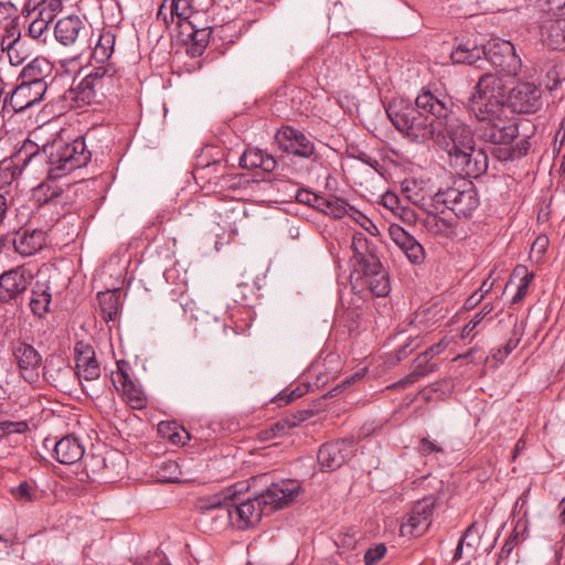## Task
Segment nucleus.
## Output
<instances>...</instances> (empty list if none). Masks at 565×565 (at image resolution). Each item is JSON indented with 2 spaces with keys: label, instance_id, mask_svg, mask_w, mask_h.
<instances>
[{
  "label": "nucleus",
  "instance_id": "20e7f679",
  "mask_svg": "<svg viewBox=\"0 0 565 565\" xmlns=\"http://www.w3.org/2000/svg\"><path fill=\"white\" fill-rule=\"evenodd\" d=\"M446 122L441 124L439 141L448 154L450 167L466 178H479L489 167L488 154L483 149L476 148L472 129L455 117L452 107Z\"/></svg>",
  "mask_w": 565,
  "mask_h": 565
},
{
  "label": "nucleus",
  "instance_id": "8fccbe9b",
  "mask_svg": "<svg viewBox=\"0 0 565 565\" xmlns=\"http://www.w3.org/2000/svg\"><path fill=\"white\" fill-rule=\"evenodd\" d=\"M22 46V42H19V44H3L2 50L7 52L12 66L22 65L25 61L26 54H24Z\"/></svg>",
  "mask_w": 565,
  "mask_h": 565
},
{
  "label": "nucleus",
  "instance_id": "774afa93",
  "mask_svg": "<svg viewBox=\"0 0 565 565\" xmlns=\"http://www.w3.org/2000/svg\"><path fill=\"white\" fill-rule=\"evenodd\" d=\"M445 349H446L445 342L444 341H439V342L430 345L423 353L425 354V356H427L429 359H433V358L439 355Z\"/></svg>",
  "mask_w": 565,
  "mask_h": 565
},
{
  "label": "nucleus",
  "instance_id": "69168bd1",
  "mask_svg": "<svg viewBox=\"0 0 565 565\" xmlns=\"http://www.w3.org/2000/svg\"><path fill=\"white\" fill-rule=\"evenodd\" d=\"M316 196H317V194H315L308 190H297L296 195H295L296 200L299 203L307 204L310 206L313 205Z\"/></svg>",
  "mask_w": 565,
  "mask_h": 565
},
{
  "label": "nucleus",
  "instance_id": "6e6d98bb",
  "mask_svg": "<svg viewBox=\"0 0 565 565\" xmlns=\"http://www.w3.org/2000/svg\"><path fill=\"white\" fill-rule=\"evenodd\" d=\"M161 477L168 482H177L179 481L178 472L179 465L175 461L169 460L162 463L161 468Z\"/></svg>",
  "mask_w": 565,
  "mask_h": 565
},
{
  "label": "nucleus",
  "instance_id": "0eeeda50",
  "mask_svg": "<svg viewBox=\"0 0 565 565\" xmlns=\"http://www.w3.org/2000/svg\"><path fill=\"white\" fill-rule=\"evenodd\" d=\"M30 157L35 160L36 166L45 162L47 177L54 180L85 167L90 161L92 153L86 147L85 139L78 137L72 142L54 140L44 145L42 149L35 145Z\"/></svg>",
  "mask_w": 565,
  "mask_h": 565
},
{
  "label": "nucleus",
  "instance_id": "72a5a7b5",
  "mask_svg": "<svg viewBox=\"0 0 565 565\" xmlns=\"http://www.w3.org/2000/svg\"><path fill=\"white\" fill-rule=\"evenodd\" d=\"M102 65L94 67L85 77L99 86V89L108 90L118 79L117 70L110 63H100Z\"/></svg>",
  "mask_w": 565,
  "mask_h": 565
},
{
  "label": "nucleus",
  "instance_id": "39448f33",
  "mask_svg": "<svg viewBox=\"0 0 565 565\" xmlns=\"http://www.w3.org/2000/svg\"><path fill=\"white\" fill-rule=\"evenodd\" d=\"M353 258L356 264L351 273L353 289L366 288L375 297H385L391 291L388 271L382 265L376 246L363 234L352 239Z\"/></svg>",
  "mask_w": 565,
  "mask_h": 565
},
{
  "label": "nucleus",
  "instance_id": "423d86ee",
  "mask_svg": "<svg viewBox=\"0 0 565 565\" xmlns=\"http://www.w3.org/2000/svg\"><path fill=\"white\" fill-rule=\"evenodd\" d=\"M30 157L35 160L36 166L45 162L47 177L54 180L85 167L90 161L92 153L86 147L85 139L78 137L72 142L54 140L44 145L42 149L35 145Z\"/></svg>",
  "mask_w": 565,
  "mask_h": 565
},
{
  "label": "nucleus",
  "instance_id": "2eb2a0df",
  "mask_svg": "<svg viewBox=\"0 0 565 565\" xmlns=\"http://www.w3.org/2000/svg\"><path fill=\"white\" fill-rule=\"evenodd\" d=\"M508 105L518 114H535L543 106L542 89L530 82L518 83L509 93Z\"/></svg>",
  "mask_w": 565,
  "mask_h": 565
},
{
  "label": "nucleus",
  "instance_id": "7c9ffc66",
  "mask_svg": "<svg viewBox=\"0 0 565 565\" xmlns=\"http://www.w3.org/2000/svg\"><path fill=\"white\" fill-rule=\"evenodd\" d=\"M183 28L189 29L188 40H185V42L188 43V53L192 57L201 56L209 44L211 29H198L192 21H186L183 24Z\"/></svg>",
  "mask_w": 565,
  "mask_h": 565
},
{
  "label": "nucleus",
  "instance_id": "a211bd4d",
  "mask_svg": "<svg viewBox=\"0 0 565 565\" xmlns=\"http://www.w3.org/2000/svg\"><path fill=\"white\" fill-rule=\"evenodd\" d=\"M41 376L60 391L70 390L75 382V370L62 358L46 359L42 365Z\"/></svg>",
  "mask_w": 565,
  "mask_h": 565
},
{
  "label": "nucleus",
  "instance_id": "bb28decb",
  "mask_svg": "<svg viewBox=\"0 0 565 565\" xmlns=\"http://www.w3.org/2000/svg\"><path fill=\"white\" fill-rule=\"evenodd\" d=\"M52 302L51 287L46 281H35L31 287L29 307L32 315L43 319L50 311Z\"/></svg>",
  "mask_w": 565,
  "mask_h": 565
},
{
  "label": "nucleus",
  "instance_id": "58836bf2",
  "mask_svg": "<svg viewBox=\"0 0 565 565\" xmlns=\"http://www.w3.org/2000/svg\"><path fill=\"white\" fill-rule=\"evenodd\" d=\"M312 415L313 412L310 409H300L285 416L282 419H280L273 426L274 435L286 434L287 430L300 425L302 422L307 420Z\"/></svg>",
  "mask_w": 565,
  "mask_h": 565
},
{
  "label": "nucleus",
  "instance_id": "2f4dec72",
  "mask_svg": "<svg viewBox=\"0 0 565 565\" xmlns=\"http://www.w3.org/2000/svg\"><path fill=\"white\" fill-rule=\"evenodd\" d=\"M72 206V189H60L57 195H55L54 205L52 211L49 213L50 217L46 221V227L51 228L62 216L71 211Z\"/></svg>",
  "mask_w": 565,
  "mask_h": 565
},
{
  "label": "nucleus",
  "instance_id": "052dcab7",
  "mask_svg": "<svg viewBox=\"0 0 565 565\" xmlns=\"http://www.w3.org/2000/svg\"><path fill=\"white\" fill-rule=\"evenodd\" d=\"M29 426L25 422H2L0 423V431L3 434H22L28 430Z\"/></svg>",
  "mask_w": 565,
  "mask_h": 565
},
{
  "label": "nucleus",
  "instance_id": "864d4df0",
  "mask_svg": "<svg viewBox=\"0 0 565 565\" xmlns=\"http://www.w3.org/2000/svg\"><path fill=\"white\" fill-rule=\"evenodd\" d=\"M19 20L18 8L11 1L0 2V25Z\"/></svg>",
  "mask_w": 565,
  "mask_h": 565
},
{
  "label": "nucleus",
  "instance_id": "c03bdc74",
  "mask_svg": "<svg viewBox=\"0 0 565 565\" xmlns=\"http://www.w3.org/2000/svg\"><path fill=\"white\" fill-rule=\"evenodd\" d=\"M309 391L308 384H300L297 387L289 390L286 388L281 391L279 394H277L273 402L277 404L279 407L286 406L289 403L294 402L295 399L303 396Z\"/></svg>",
  "mask_w": 565,
  "mask_h": 565
},
{
  "label": "nucleus",
  "instance_id": "f03ea898",
  "mask_svg": "<svg viewBox=\"0 0 565 565\" xmlns=\"http://www.w3.org/2000/svg\"><path fill=\"white\" fill-rule=\"evenodd\" d=\"M468 107L480 122L477 128L479 139L494 146L491 153L495 159L513 161L526 154L530 147L526 139H522L516 148L512 146L519 136V125L515 118L509 116L504 83L499 76L492 73L481 75Z\"/></svg>",
  "mask_w": 565,
  "mask_h": 565
},
{
  "label": "nucleus",
  "instance_id": "e2e57ef3",
  "mask_svg": "<svg viewBox=\"0 0 565 565\" xmlns=\"http://www.w3.org/2000/svg\"><path fill=\"white\" fill-rule=\"evenodd\" d=\"M190 7V0H172L171 3V15H177L178 18H184L186 15V10Z\"/></svg>",
  "mask_w": 565,
  "mask_h": 565
},
{
  "label": "nucleus",
  "instance_id": "f3484780",
  "mask_svg": "<svg viewBox=\"0 0 565 565\" xmlns=\"http://www.w3.org/2000/svg\"><path fill=\"white\" fill-rule=\"evenodd\" d=\"M32 148H35V143L25 142L11 158L0 163V186L10 185L29 166L36 167L35 160L29 157Z\"/></svg>",
  "mask_w": 565,
  "mask_h": 565
},
{
  "label": "nucleus",
  "instance_id": "a19ab883",
  "mask_svg": "<svg viewBox=\"0 0 565 565\" xmlns=\"http://www.w3.org/2000/svg\"><path fill=\"white\" fill-rule=\"evenodd\" d=\"M124 392L127 395L128 403L135 409H141L146 406L143 393L138 390L126 373H121Z\"/></svg>",
  "mask_w": 565,
  "mask_h": 565
},
{
  "label": "nucleus",
  "instance_id": "c756f323",
  "mask_svg": "<svg viewBox=\"0 0 565 565\" xmlns=\"http://www.w3.org/2000/svg\"><path fill=\"white\" fill-rule=\"evenodd\" d=\"M542 39L553 50L565 45V18L550 19L541 26Z\"/></svg>",
  "mask_w": 565,
  "mask_h": 565
},
{
  "label": "nucleus",
  "instance_id": "338daca9",
  "mask_svg": "<svg viewBox=\"0 0 565 565\" xmlns=\"http://www.w3.org/2000/svg\"><path fill=\"white\" fill-rule=\"evenodd\" d=\"M419 379H422L419 376V374L417 372H415L413 369L411 371L409 374H407L406 376H404L403 379H401L398 382H396L393 386L394 387H402V388H405L407 386H411L412 384H414L415 382H417Z\"/></svg>",
  "mask_w": 565,
  "mask_h": 565
},
{
  "label": "nucleus",
  "instance_id": "393cba45",
  "mask_svg": "<svg viewBox=\"0 0 565 565\" xmlns=\"http://www.w3.org/2000/svg\"><path fill=\"white\" fill-rule=\"evenodd\" d=\"M484 55V45H478L472 40L456 39L450 60L454 64L476 65L481 68Z\"/></svg>",
  "mask_w": 565,
  "mask_h": 565
},
{
  "label": "nucleus",
  "instance_id": "79ce46f5",
  "mask_svg": "<svg viewBox=\"0 0 565 565\" xmlns=\"http://www.w3.org/2000/svg\"><path fill=\"white\" fill-rule=\"evenodd\" d=\"M513 275L514 276H520L521 278H520V284L518 286V290H516L515 295L512 297L511 302L512 303H519L526 296L527 290H529V286H530V284L532 282V280L534 278V274L529 271L525 266H518L513 270Z\"/></svg>",
  "mask_w": 565,
  "mask_h": 565
},
{
  "label": "nucleus",
  "instance_id": "de8ad7c7",
  "mask_svg": "<svg viewBox=\"0 0 565 565\" xmlns=\"http://www.w3.org/2000/svg\"><path fill=\"white\" fill-rule=\"evenodd\" d=\"M40 11L38 17L50 23L63 9V3L60 0H40Z\"/></svg>",
  "mask_w": 565,
  "mask_h": 565
},
{
  "label": "nucleus",
  "instance_id": "37998d69",
  "mask_svg": "<svg viewBox=\"0 0 565 565\" xmlns=\"http://www.w3.org/2000/svg\"><path fill=\"white\" fill-rule=\"evenodd\" d=\"M493 310V303L487 302L480 311H478L470 321L463 327L461 338H475V330L483 321V319Z\"/></svg>",
  "mask_w": 565,
  "mask_h": 565
},
{
  "label": "nucleus",
  "instance_id": "4c0bfd02",
  "mask_svg": "<svg viewBox=\"0 0 565 565\" xmlns=\"http://www.w3.org/2000/svg\"><path fill=\"white\" fill-rule=\"evenodd\" d=\"M61 188L53 186L49 183H42L36 190V196L39 201L38 213L42 217H46L52 211L54 205L55 195H57Z\"/></svg>",
  "mask_w": 565,
  "mask_h": 565
},
{
  "label": "nucleus",
  "instance_id": "f8f14e48",
  "mask_svg": "<svg viewBox=\"0 0 565 565\" xmlns=\"http://www.w3.org/2000/svg\"><path fill=\"white\" fill-rule=\"evenodd\" d=\"M162 312L169 319H183L189 313L195 321L209 318V312L202 311L195 307V302L184 288L171 289L169 297L162 303Z\"/></svg>",
  "mask_w": 565,
  "mask_h": 565
},
{
  "label": "nucleus",
  "instance_id": "9b49d317",
  "mask_svg": "<svg viewBox=\"0 0 565 565\" xmlns=\"http://www.w3.org/2000/svg\"><path fill=\"white\" fill-rule=\"evenodd\" d=\"M11 352L20 376L29 384H38L43 365L39 351L30 343L17 340L11 343Z\"/></svg>",
  "mask_w": 565,
  "mask_h": 565
},
{
  "label": "nucleus",
  "instance_id": "0e129e2a",
  "mask_svg": "<svg viewBox=\"0 0 565 565\" xmlns=\"http://www.w3.org/2000/svg\"><path fill=\"white\" fill-rule=\"evenodd\" d=\"M6 194L0 193V232L6 228V220L10 213V204Z\"/></svg>",
  "mask_w": 565,
  "mask_h": 565
},
{
  "label": "nucleus",
  "instance_id": "1a4fd4ad",
  "mask_svg": "<svg viewBox=\"0 0 565 565\" xmlns=\"http://www.w3.org/2000/svg\"><path fill=\"white\" fill-rule=\"evenodd\" d=\"M484 61L507 76H516L522 67L521 57L516 54L514 45L499 38L491 39L484 44Z\"/></svg>",
  "mask_w": 565,
  "mask_h": 565
},
{
  "label": "nucleus",
  "instance_id": "4d7b16f0",
  "mask_svg": "<svg viewBox=\"0 0 565 565\" xmlns=\"http://www.w3.org/2000/svg\"><path fill=\"white\" fill-rule=\"evenodd\" d=\"M386 553V547L384 544H377L372 548H369L364 554V563L365 565H374L382 557H384Z\"/></svg>",
  "mask_w": 565,
  "mask_h": 565
},
{
  "label": "nucleus",
  "instance_id": "f257e3e1",
  "mask_svg": "<svg viewBox=\"0 0 565 565\" xmlns=\"http://www.w3.org/2000/svg\"><path fill=\"white\" fill-rule=\"evenodd\" d=\"M301 486L297 480L285 479L271 483L255 498L239 500L235 491H225L203 495L194 503L199 513L198 522L210 530H218L232 524L238 530H246L257 524L263 514L282 509L290 504L300 493Z\"/></svg>",
  "mask_w": 565,
  "mask_h": 565
},
{
  "label": "nucleus",
  "instance_id": "a18cd8bd",
  "mask_svg": "<svg viewBox=\"0 0 565 565\" xmlns=\"http://www.w3.org/2000/svg\"><path fill=\"white\" fill-rule=\"evenodd\" d=\"M0 34L2 38L1 46H3V44H19V42H21L19 20L1 24Z\"/></svg>",
  "mask_w": 565,
  "mask_h": 565
},
{
  "label": "nucleus",
  "instance_id": "9d476101",
  "mask_svg": "<svg viewBox=\"0 0 565 565\" xmlns=\"http://www.w3.org/2000/svg\"><path fill=\"white\" fill-rule=\"evenodd\" d=\"M32 276L22 266L9 269L0 275V303L20 307L31 286Z\"/></svg>",
  "mask_w": 565,
  "mask_h": 565
},
{
  "label": "nucleus",
  "instance_id": "09e8293b",
  "mask_svg": "<svg viewBox=\"0 0 565 565\" xmlns=\"http://www.w3.org/2000/svg\"><path fill=\"white\" fill-rule=\"evenodd\" d=\"M166 428L168 430H171V433L168 435V438L171 440V443L175 445H184L189 439L190 435L184 428H178L174 423L167 425L164 423H161L159 426V430L163 434H167Z\"/></svg>",
  "mask_w": 565,
  "mask_h": 565
},
{
  "label": "nucleus",
  "instance_id": "cd10ccee",
  "mask_svg": "<svg viewBox=\"0 0 565 565\" xmlns=\"http://www.w3.org/2000/svg\"><path fill=\"white\" fill-rule=\"evenodd\" d=\"M239 166L243 169H260L269 173L275 170L277 161L271 154L258 148H249L241 156Z\"/></svg>",
  "mask_w": 565,
  "mask_h": 565
},
{
  "label": "nucleus",
  "instance_id": "6ab92c4d",
  "mask_svg": "<svg viewBox=\"0 0 565 565\" xmlns=\"http://www.w3.org/2000/svg\"><path fill=\"white\" fill-rule=\"evenodd\" d=\"M44 447L53 448V457L63 465H73L83 459L85 448L78 437L66 435L58 440L46 438Z\"/></svg>",
  "mask_w": 565,
  "mask_h": 565
},
{
  "label": "nucleus",
  "instance_id": "c85d7f7f",
  "mask_svg": "<svg viewBox=\"0 0 565 565\" xmlns=\"http://www.w3.org/2000/svg\"><path fill=\"white\" fill-rule=\"evenodd\" d=\"M446 209L443 206H434L431 210H425L427 213L423 220L425 228L433 235L449 237L455 233V223L447 218L439 216Z\"/></svg>",
  "mask_w": 565,
  "mask_h": 565
},
{
  "label": "nucleus",
  "instance_id": "6e6552de",
  "mask_svg": "<svg viewBox=\"0 0 565 565\" xmlns=\"http://www.w3.org/2000/svg\"><path fill=\"white\" fill-rule=\"evenodd\" d=\"M435 203L451 211L457 217H470L480 204L475 184L462 179L452 186L436 192Z\"/></svg>",
  "mask_w": 565,
  "mask_h": 565
},
{
  "label": "nucleus",
  "instance_id": "4be33fe9",
  "mask_svg": "<svg viewBox=\"0 0 565 565\" xmlns=\"http://www.w3.org/2000/svg\"><path fill=\"white\" fill-rule=\"evenodd\" d=\"M45 90L38 85H28L22 82L3 100V107H11L14 113H22L40 103Z\"/></svg>",
  "mask_w": 565,
  "mask_h": 565
},
{
  "label": "nucleus",
  "instance_id": "412c9836",
  "mask_svg": "<svg viewBox=\"0 0 565 565\" xmlns=\"http://www.w3.org/2000/svg\"><path fill=\"white\" fill-rule=\"evenodd\" d=\"M50 228H19L13 230V238L10 244L14 250L23 257L32 256L40 252L46 244V232Z\"/></svg>",
  "mask_w": 565,
  "mask_h": 565
},
{
  "label": "nucleus",
  "instance_id": "680f3d73",
  "mask_svg": "<svg viewBox=\"0 0 565 565\" xmlns=\"http://www.w3.org/2000/svg\"><path fill=\"white\" fill-rule=\"evenodd\" d=\"M476 532V523H471L463 532L462 536L460 537L452 561L458 562L462 557L463 553V546L467 539H469L473 533Z\"/></svg>",
  "mask_w": 565,
  "mask_h": 565
},
{
  "label": "nucleus",
  "instance_id": "bf43d9fd",
  "mask_svg": "<svg viewBox=\"0 0 565 565\" xmlns=\"http://www.w3.org/2000/svg\"><path fill=\"white\" fill-rule=\"evenodd\" d=\"M537 7L542 12L554 14L565 8V0H537Z\"/></svg>",
  "mask_w": 565,
  "mask_h": 565
},
{
  "label": "nucleus",
  "instance_id": "49530a36",
  "mask_svg": "<svg viewBox=\"0 0 565 565\" xmlns=\"http://www.w3.org/2000/svg\"><path fill=\"white\" fill-rule=\"evenodd\" d=\"M28 33L39 43L45 44L50 36V22L38 17L30 23Z\"/></svg>",
  "mask_w": 565,
  "mask_h": 565
},
{
  "label": "nucleus",
  "instance_id": "c9c22d12",
  "mask_svg": "<svg viewBox=\"0 0 565 565\" xmlns=\"http://www.w3.org/2000/svg\"><path fill=\"white\" fill-rule=\"evenodd\" d=\"M9 492L20 503H31L41 498L36 482L31 479L23 480L18 486L11 487Z\"/></svg>",
  "mask_w": 565,
  "mask_h": 565
},
{
  "label": "nucleus",
  "instance_id": "ddd939ff",
  "mask_svg": "<svg viewBox=\"0 0 565 565\" xmlns=\"http://www.w3.org/2000/svg\"><path fill=\"white\" fill-rule=\"evenodd\" d=\"M435 505L434 497H425L415 502L412 511L401 524V535L408 537L423 535L431 524Z\"/></svg>",
  "mask_w": 565,
  "mask_h": 565
},
{
  "label": "nucleus",
  "instance_id": "dca6fc26",
  "mask_svg": "<svg viewBox=\"0 0 565 565\" xmlns=\"http://www.w3.org/2000/svg\"><path fill=\"white\" fill-rule=\"evenodd\" d=\"M353 440L341 439L326 443L319 448L318 462L322 469L333 471L353 455Z\"/></svg>",
  "mask_w": 565,
  "mask_h": 565
},
{
  "label": "nucleus",
  "instance_id": "3c124183",
  "mask_svg": "<svg viewBox=\"0 0 565 565\" xmlns=\"http://www.w3.org/2000/svg\"><path fill=\"white\" fill-rule=\"evenodd\" d=\"M430 360L431 359L425 356L422 352L413 362L412 369L417 372L420 377H424L437 370V364L430 363Z\"/></svg>",
  "mask_w": 565,
  "mask_h": 565
},
{
  "label": "nucleus",
  "instance_id": "a878e982",
  "mask_svg": "<svg viewBox=\"0 0 565 565\" xmlns=\"http://www.w3.org/2000/svg\"><path fill=\"white\" fill-rule=\"evenodd\" d=\"M390 236L412 264H420L424 260V247L403 227L392 225L390 227Z\"/></svg>",
  "mask_w": 565,
  "mask_h": 565
},
{
  "label": "nucleus",
  "instance_id": "ea45409f",
  "mask_svg": "<svg viewBox=\"0 0 565 565\" xmlns=\"http://www.w3.org/2000/svg\"><path fill=\"white\" fill-rule=\"evenodd\" d=\"M76 99L85 104H93L97 102L98 92L104 96V89H99V86L93 83L87 77H84L75 87Z\"/></svg>",
  "mask_w": 565,
  "mask_h": 565
},
{
  "label": "nucleus",
  "instance_id": "4468645a",
  "mask_svg": "<svg viewBox=\"0 0 565 565\" xmlns=\"http://www.w3.org/2000/svg\"><path fill=\"white\" fill-rule=\"evenodd\" d=\"M279 149L305 159L317 160L315 143L302 131L290 126L281 127L275 134Z\"/></svg>",
  "mask_w": 565,
  "mask_h": 565
},
{
  "label": "nucleus",
  "instance_id": "5701e85b",
  "mask_svg": "<svg viewBox=\"0 0 565 565\" xmlns=\"http://www.w3.org/2000/svg\"><path fill=\"white\" fill-rule=\"evenodd\" d=\"M53 70L54 66L49 60L38 56L23 66L18 76V81L28 85L38 86V84H40V89L46 92V78L52 75Z\"/></svg>",
  "mask_w": 565,
  "mask_h": 565
},
{
  "label": "nucleus",
  "instance_id": "473e14b6",
  "mask_svg": "<svg viewBox=\"0 0 565 565\" xmlns=\"http://www.w3.org/2000/svg\"><path fill=\"white\" fill-rule=\"evenodd\" d=\"M103 319L113 321L119 311L120 291L119 289L100 291L97 295Z\"/></svg>",
  "mask_w": 565,
  "mask_h": 565
},
{
  "label": "nucleus",
  "instance_id": "13d9d810",
  "mask_svg": "<svg viewBox=\"0 0 565 565\" xmlns=\"http://www.w3.org/2000/svg\"><path fill=\"white\" fill-rule=\"evenodd\" d=\"M418 451L422 456H429L431 454H444V448L427 437L419 440Z\"/></svg>",
  "mask_w": 565,
  "mask_h": 565
},
{
  "label": "nucleus",
  "instance_id": "e433bc0d",
  "mask_svg": "<svg viewBox=\"0 0 565 565\" xmlns=\"http://www.w3.org/2000/svg\"><path fill=\"white\" fill-rule=\"evenodd\" d=\"M114 46L115 34L111 31L102 32L93 50V58L97 63H106L114 53Z\"/></svg>",
  "mask_w": 565,
  "mask_h": 565
},
{
  "label": "nucleus",
  "instance_id": "f704fd0d",
  "mask_svg": "<svg viewBox=\"0 0 565 565\" xmlns=\"http://www.w3.org/2000/svg\"><path fill=\"white\" fill-rule=\"evenodd\" d=\"M416 186L417 185L415 181H405L402 185V191L405 198L414 205L420 207L423 211L431 210L434 206H436V193L434 195L426 196L422 193V191H417Z\"/></svg>",
  "mask_w": 565,
  "mask_h": 565
},
{
  "label": "nucleus",
  "instance_id": "aec40b11",
  "mask_svg": "<svg viewBox=\"0 0 565 565\" xmlns=\"http://www.w3.org/2000/svg\"><path fill=\"white\" fill-rule=\"evenodd\" d=\"M88 34V29L78 15L70 14L55 23V40L63 46H75Z\"/></svg>",
  "mask_w": 565,
  "mask_h": 565
},
{
  "label": "nucleus",
  "instance_id": "5fc2aeb1",
  "mask_svg": "<svg viewBox=\"0 0 565 565\" xmlns=\"http://www.w3.org/2000/svg\"><path fill=\"white\" fill-rule=\"evenodd\" d=\"M519 343L520 338H510L502 348L492 350L491 355L495 361L503 362L504 359L518 347Z\"/></svg>",
  "mask_w": 565,
  "mask_h": 565
},
{
  "label": "nucleus",
  "instance_id": "7ed1b4c3",
  "mask_svg": "<svg viewBox=\"0 0 565 565\" xmlns=\"http://www.w3.org/2000/svg\"><path fill=\"white\" fill-rule=\"evenodd\" d=\"M454 103L450 96L433 93L423 88L415 104L403 98L392 100L386 107V115L393 126L408 140L425 143L428 140L439 141L441 124Z\"/></svg>",
  "mask_w": 565,
  "mask_h": 565
},
{
  "label": "nucleus",
  "instance_id": "603ef678",
  "mask_svg": "<svg viewBox=\"0 0 565 565\" xmlns=\"http://www.w3.org/2000/svg\"><path fill=\"white\" fill-rule=\"evenodd\" d=\"M348 206L349 204L343 199L332 195L326 214L334 218H341L347 214Z\"/></svg>",
  "mask_w": 565,
  "mask_h": 565
},
{
  "label": "nucleus",
  "instance_id": "b1692460",
  "mask_svg": "<svg viewBox=\"0 0 565 565\" xmlns=\"http://www.w3.org/2000/svg\"><path fill=\"white\" fill-rule=\"evenodd\" d=\"M76 370L75 381H94L100 376V367L90 345L77 343L75 347Z\"/></svg>",
  "mask_w": 565,
  "mask_h": 565
}]
</instances>
